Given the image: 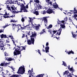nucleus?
<instances>
[{
	"label": "nucleus",
	"instance_id": "obj_12",
	"mask_svg": "<svg viewBox=\"0 0 77 77\" xmlns=\"http://www.w3.org/2000/svg\"><path fill=\"white\" fill-rule=\"evenodd\" d=\"M29 23H31V24H32V23L33 21V18L29 17Z\"/></svg>",
	"mask_w": 77,
	"mask_h": 77
},
{
	"label": "nucleus",
	"instance_id": "obj_6",
	"mask_svg": "<svg viewBox=\"0 0 77 77\" xmlns=\"http://www.w3.org/2000/svg\"><path fill=\"white\" fill-rule=\"evenodd\" d=\"M47 18H48V17H44L42 18H39L38 20H40L42 21L41 23H42V22L43 21V20H44L45 24V26H46L45 24H47Z\"/></svg>",
	"mask_w": 77,
	"mask_h": 77
},
{
	"label": "nucleus",
	"instance_id": "obj_52",
	"mask_svg": "<svg viewBox=\"0 0 77 77\" xmlns=\"http://www.w3.org/2000/svg\"><path fill=\"white\" fill-rule=\"evenodd\" d=\"M36 5H37L38 8H39V7H40V5H39V4H36Z\"/></svg>",
	"mask_w": 77,
	"mask_h": 77
},
{
	"label": "nucleus",
	"instance_id": "obj_15",
	"mask_svg": "<svg viewBox=\"0 0 77 77\" xmlns=\"http://www.w3.org/2000/svg\"><path fill=\"white\" fill-rule=\"evenodd\" d=\"M68 54H74V52L72 51H70L69 52H66Z\"/></svg>",
	"mask_w": 77,
	"mask_h": 77
},
{
	"label": "nucleus",
	"instance_id": "obj_60",
	"mask_svg": "<svg viewBox=\"0 0 77 77\" xmlns=\"http://www.w3.org/2000/svg\"><path fill=\"white\" fill-rule=\"evenodd\" d=\"M33 74V73H32V72H31V73H29V74H30V75H32Z\"/></svg>",
	"mask_w": 77,
	"mask_h": 77
},
{
	"label": "nucleus",
	"instance_id": "obj_29",
	"mask_svg": "<svg viewBox=\"0 0 77 77\" xmlns=\"http://www.w3.org/2000/svg\"><path fill=\"white\" fill-rule=\"evenodd\" d=\"M11 23H12V22H13V23H16V21H15V20H11Z\"/></svg>",
	"mask_w": 77,
	"mask_h": 77
},
{
	"label": "nucleus",
	"instance_id": "obj_39",
	"mask_svg": "<svg viewBox=\"0 0 77 77\" xmlns=\"http://www.w3.org/2000/svg\"><path fill=\"white\" fill-rule=\"evenodd\" d=\"M21 47H22V49L23 50H26V47H25V46H21Z\"/></svg>",
	"mask_w": 77,
	"mask_h": 77
},
{
	"label": "nucleus",
	"instance_id": "obj_40",
	"mask_svg": "<svg viewBox=\"0 0 77 77\" xmlns=\"http://www.w3.org/2000/svg\"><path fill=\"white\" fill-rule=\"evenodd\" d=\"M8 1L9 3H12V0H8Z\"/></svg>",
	"mask_w": 77,
	"mask_h": 77
},
{
	"label": "nucleus",
	"instance_id": "obj_37",
	"mask_svg": "<svg viewBox=\"0 0 77 77\" xmlns=\"http://www.w3.org/2000/svg\"><path fill=\"white\" fill-rule=\"evenodd\" d=\"M33 72V68H32V70H29V71H28V72H30V73H31V72Z\"/></svg>",
	"mask_w": 77,
	"mask_h": 77
},
{
	"label": "nucleus",
	"instance_id": "obj_33",
	"mask_svg": "<svg viewBox=\"0 0 77 77\" xmlns=\"http://www.w3.org/2000/svg\"><path fill=\"white\" fill-rule=\"evenodd\" d=\"M57 32V30L53 31V34H55L56 33V32Z\"/></svg>",
	"mask_w": 77,
	"mask_h": 77
},
{
	"label": "nucleus",
	"instance_id": "obj_3",
	"mask_svg": "<svg viewBox=\"0 0 77 77\" xmlns=\"http://www.w3.org/2000/svg\"><path fill=\"white\" fill-rule=\"evenodd\" d=\"M65 23L67 24H68V23H66L64 22L63 23V24H60V26L61 27H60V29L58 30V31H60L59 32V33H58L59 32H57L56 34V35H60V34H61V32H62V29H65V28L66 27V26H65Z\"/></svg>",
	"mask_w": 77,
	"mask_h": 77
},
{
	"label": "nucleus",
	"instance_id": "obj_45",
	"mask_svg": "<svg viewBox=\"0 0 77 77\" xmlns=\"http://www.w3.org/2000/svg\"><path fill=\"white\" fill-rule=\"evenodd\" d=\"M38 52L39 54H40V55H41V52H40V50H38Z\"/></svg>",
	"mask_w": 77,
	"mask_h": 77
},
{
	"label": "nucleus",
	"instance_id": "obj_51",
	"mask_svg": "<svg viewBox=\"0 0 77 77\" xmlns=\"http://www.w3.org/2000/svg\"><path fill=\"white\" fill-rule=\"evenodd\" d=\"M64 21H67V17H65V18L64 19Z\"/></svg>",
	"mask_w": 77,
	"mask_h": 77
},
{
	"label": "nucleus",
	"instance_id": "obj_16",
	"mask_svg": "<svg viewBox=\"0 0 77 77\" xmlns=\"http://www.w3.org/2000/svg\"><path fill=\"white\" fill-rule=\"evenodd\" d=\"M14 3H15V4H17L18 5H20V2H18V1H14Z\"/></svg>",
	"mask_w": 77,
	"mask_h": 77
},
{
	"label": "nucleus",
	"instance_id": "obj_64",
	"mask_svg": "<svg viewBox=\"0 0 77 77\" xmlns=\"http://www.w3.org/2000/svg\"><path fill=\"white\" fill-rule=\"evenodd\" d=\"M10 68H11V69H13V66H11V67H10Z\"/></svg>",
	"mask_w": 77,
	"mask_h": 77
},
{
	"label": "nucleus",
	"instance_id": "obj_17",
	"mask_svg": "<svg viewBox=\"0 0 77 77\" xmlns=\"http://www.w3.org/2000/svg\"><path fill=\"white\" fill-rule=\"evenodd\" d=\"M45 74H42L41 75H38L36 76V77H43V75Z\"/></svg>",
	"mask_w": 77,
	"mask_h": 77
},
{
	"label": "nucleus",
	"instance_id": "obj_31",
	"mask_svg": "<svg viewBox=\"0 0 77 77\" xmlns=\"http://www.w3.org/2000/svg\"><path fill=\"white\" fill-rule=\"evenodd\" d=\"M53 27V25H50L48 26V29H51V27Z\"/></svg>",
	"mask_w": 77,
	"mask_h": 77
},
{
	"label": "nucleus",
	"instance_id": "obj_23",
	"mask_svg": "<svg viewBox=\"0 0 77 77\" xmlns=\"http://www.w3.org/2000/svg\"><path fill=\"white\" fill-rule=\"evenodd\" d=\"M54 8H57V9H59V7H58V5H56L54 7Z\"/></svg>",
	"mask_w": 77,
	"mask_h": 77
},
{
	"label": "nucleus",
	"instance_id": "obj_20",
	"mask_svg": "<svg viewBox=\"0 0 77 77\" xmlns=\"http://www.w3.org/2000/svg\"><path fill=\"white\" fill-rule=\"evenodd\" d=\"M25 27H26V29H30V26L29 25H26Z\"/></svg>",
	"mask_w": 77,
	"mask_h": 77
},
{
	"label": "nucleus",
	"instance_id": "obj_53",
	"mask_svg": "<svg viewBox=\"0 0 77 77\" xmlns=\"http://www.w3.org/2000/svg\"><path fill=\"white\" fill-rule=\"evenodd\" d=\"M77 17V15L76 14H74V17Z\"/></svg>",
	"mask_w": 77,
	"mask_h": 77
},
{
	"label": "nucleus",
	"instance_id": "obj_1",
	"mask_svg": "<svg viewBox=\"0 0 77 77\" xmlns=\"http://www.w3.org/2000/svg\"><path fill=\"white\" fill-rule=\"evenodd\" d=\"M20 11H15V10H17V8L15 7L12 6L11 7V8L13 11V13L14 14H18V13H19V12H27L28 11L26 9V7L24 5V4H20Z\"/></svg>",
	"mask_w": 77,
	"mask_h": 77
},
{
	"label": "nucleus",
	"instance_id": "obj_26",
	"mask_svg": "<svg viewBox=\"0 0 77 77\" xmlns=\"http://www.w3.org/2000/svg\"><path fill=\"white\" fill-rule=\"evenodd\" d=\"M74 11H75L74 12V14H77V11L75 9V8H74Z\"/></svg>",
	"mask_w": 77,
	"mask_h": 77
},
{
	"label": "nucleus",
	"instance_id": "obj_49",
	"mask_svg": "<svg viewBox=\"0 0 77 77\" xmlns=\"http://www.w3.org/2000/svg\"><path fill=\"white\" fill-rule=\"evenodd\" d=\"M4 65V63H2L0 64V66H3Z\"/></svg>",
	"mask_w": 77,
	"mask_h": 77
},
{
	"label": "nucleus",
	"instance_id": "obj_58",
	"mask_svg": "<svg viewBox=\"0 0 77 77\" xmlns=\"http://www.w3.org/2000/svg\"><path fill=\"white\" fill-rule=\"evenodd\" d=\"M7 42H8V43H9V41H8V40H6V43H7Z\"/></svg>",
	"mask_w": 77,
	"mask_h": 77
},
{
	"label": "nucleus",
	"instance_id": "obj_63",
	"mask_svg": "<svg viewBox=\"0 0 77 77\" xmlns=\"http://www.w3.org/2000/svg\"><path fill=\"white\" fill-rule=\"evenodd\" d=\"M11 39H14V38H13V36L11 37Z\"/></svg>",
	"mask_w": 77,
	"mask_h": 77
},
{
	"label": "nucleus",
	"instance_id": "obj_42",
	"mask_svg": "<svg viewBox=\"0 0 77 77\" xmlns=\"http://www.w3.org/2000/svg\"><path fill=\"white\" fill-rule=\"evenodd\" d=\"M3 17H4L5 18H9V16H3Z\"/></svg>",
	"mask_w": 77,
	"mask_h": 77
},
{
	"label": "nucleus",
	"instance_id": "obj_43",
	"mask_svg": "<svg viewBox=\"0 0 77 77\" xmlns=\"http://www.w3.org/2000/svg\"><path fill=\"white\" fill-rule=\"evenodd\" d=\"M46 2H47L48 4H49V2H50V0H46Z\"/></svg>",
	"mask_w": 77,
	"mask_h": 77
},
{
	"label": "nucleus",
	"instance_id": "obj_21",
	"mask_svg": "<svg viewBox=\"0 0 77 77\" xmlns=\"http://www.w3.org/2000/svg\"><path fill=\"white\" fill-rule=\"evenodd\" d=\"M48 32H50V33L51 34V35H52L51 36V37H52V38H53V35H54V34L52 33V32H51V31H48Z\"/></svg>",
	"mask_w": 77,
	"mask_h": 77
},
{
	"label": "nucleus",
	"instance_id": "obj_57",
	"mask_svg": "<svg viewBox=\"0 0 77 77\" xmlns=\"http://www.w3.org/2000/svg\"><path fill=\"white\" fill-rule=\"evenodd\" d=\"M23 36L22 37V38H23L24 37V36H25V35L24 34H23Z\"/></svg>",
	"mask_w": 77,
	"mask_h": 77
},
{
	"label": "nucleus",
	"instance_id": "obj_35",
	"mask_svg": "<svg viewBox=\"0 0 77 77\" xmlns=\"http://www.w3.org/2000/svg\"><path fill=\"white\" fill-rule=\"evenodd\" d=\"M57 5V4L56 3V2H55L54 3H53V4H52V6H54H54H56V5Z\"/></svg>",
	"mask_w": 77,
	"mask_h": 77
},
{
	"label": "nucleus",
	"instance_id": "obj_56",
	"mask_svg": "<svg viewBox=\"0 0 77 77\" xmlns=\"http://www.w3.org/2000/svg\"><path fill=\"white\" fill-rule=\"evenodd\" d=\"M2 42H3L1 39H0V44H2Z\"/></svg>",
	"mask_w": 77,
	"mask_h": 77
},
{
	"label": "nucleus",
	"instance_id": "obj_50",
	"mask_svg": "<svg viewBox=\"0 0 77 77\" xmlns=\"http://www.w3.org/2000/svg\"><path fill=\"white\" fill-rule=\"evenodd\" d=\"M8 25H6V26H3V28H6L7 27H8Z\"/></svg>",
	"mask_w": 77,
	"mask_h": 77
},
{
	"label": "nucleus",
	"instance_id": "obj_34",
	"mask_svg": "<svg viewBox=\"0 0 77 77\" xmlns=\"http://www.w3.org/2000/svg\"><path fill=\"white\" fill-rule=\"evenodd\" d=\"M35 2L36 3V4H38L39 5V1L38 0H35Z\"/></svg>",
	"mask_w": 77,
	"mask_h": 77
},
{
	"label": "nucleus",
	"instance_id": "obj_32",
	"mask_svg": "<svg viewBox=\"0 0 77 77\" xmlns=\"http://www.w3.org/2000/svg\"><path fill=\"white\" fill-rule=\"evenodd\" d=\"M67 77H72V75L71 74H69V75H67Z\"/></svg>",
	"mask_w": 77,
	"mask_h": 77
},
{
	"label": "nucleus",
	"instance_id": "obj_41",
	"mask_svg": "<svg viewBox=\"0 0 77 77\" xmlns=\"http://www.w3.org/2000/svg\"><path fill=\"white\" fill-rule=\"evenodd\" d=\"M3 31H4V30L3 29H0V33H2V32H3Z\"/></svg>",
	"mask_w": 77,
	"mask_h": 77
},
{
	"label": "nucleus",
	"instance_id": "obj_47",
	"mask_svg": "<svg viewBox=\"0 0 77 77\" xmlns=\"http://www.w3.org/2000/svg\"><path fill=\"white\" fill-rule=\"evenodd\" d=\"M52 2H51L50 1V2H49V4L50 5H52V6L53 5V4H52Z\"/></svg>",
	"mask_w": 77,
	"mask_h": 77
},
{
	"label": "nucleus",
	"instance_id": "obj_22",
	"mask_svg": "<svg viewBox=\"0 0 77 77\" xmlns=\"http://www.w3.org/2000/svg\"><path fill=\"white\" fill-rule=\"evenodd\" d=\"M8 61H11V60H14V59H12V58H9L7 59Z\"/></svg>",
	"mask_w": 77,
	"mask_h": 77
},
{
	"label": "nucleus",
	"instance_id": "obj_7",
	"mask_svg": "<svg viewBox=\"0 0 77 77\" xmlns=\"http://www.w3.org/2000/svg\"><path fill=\"white\" fill-rule=\"evenodd\" d=\"M12 24H13V30H14V29H15L16 27H17V26L18 29H19V27H21V29H23V28L21 26V25H17L15 23L13 24L12 23Z\"/></svg>",
	"mask_w": 77,
	"mask_h": 77
},
{
	"label": "nucleus",
	"instance_id": "obj_61",
	"mask_svg": "<svg viewBox=\"0 0 77 77\" xmlns=\"http://www.w3.org/2000/svg\"><path fill=\"white\" fill-rule=\"evenodd\" d=\"M56 38L57 39H58L59 38H60V37H58V38L56 36Z\"/></svg>",
	"mask_w": 77,
	"mask_h": 77
},
{
	"label": "nucleus",
	"instance_id": "obj_55",
	"mask_svg": "<svg viewBox=\"0 0 77 77\" xmlns=\"http://www.w3.org/2000/svg\"><path fill=\"white\" fill-rule=\"evenodd\" d=\"M0 73H2L1 74H3L4 72L2 71H1L0 72Z\"/></svg>",
	"mask_w": 77,
	"mask_h": 77
},
{
	"label": "nucleus",
	"instance_id": "obj_18",
	"mask_svg": "<svg viewBox=\"0 0 77 77\" xmlns=\"http://www.w3.org/2000/svg\"><path fill=\"white\" fill-rule=\"evenodd\" d=\"M19 77V75H12L10 77Z\"/></svg>",
	"mask_w": 77,
	"mask_h": 77
},
{
	"label": "nucleus",
	"instance_id": "obj_27",
	"mask_svg": "<svg viewBox=\"0 0 77 77\" xmlns=\"http://www.w3.org/2000/svg\"><path fill=\"white\" fill-rule=\"evenodd\" d=\"M36 36V33H34L32 34V36H31V37H34V36Z\"/></svg>",
	"mask_w": 77,
	"mask_h": 77
},
{
	"label": "nucleus",
	"instance_id": "obj_38",
	"mask_svg": "<svg viewBox=\"0 0 77 77\" xmlns=\"http://www.w3.org/2000/svg\"><path fill=\"white\" fill-rule=\"evenodd\" d=\"M3 15H4L5 16H6L7 15H8V14L7 13V12L6 11L5 12V14H3Z\"/></svg>",
	"mask_w": 77,
	"mask_h": 77
},
{
	"label": "nucleus",
	"instance_id": "obj_19",
	"mask_svg": "<svg viewBox=\"0 0 77 77\" xmlns=\"http://www.w3.org/2000/svg\"><path fill=\"white\" fill-rule=\"evenodd\" d=\"M61 23H65V21H64V20H62L60 22H57V23L58 24H61Z\"/></svg>",
	"mask_w": 77,
	"mask_h": 77
},
{
	"label": "nucleus",
	"instance_id": "obj_14",
	"mask_svg": "<svg viewBox=\"0 0 77 77\" xmlns=\"http://www.w3.org/2000/svg\"><path fill=\"white\" fill-rule=\"evenodd\" d=\"M39 27H40V24H38V26H36L35 27V29L36 30H38V29H39Z\"/></svg>",
	"mask_w": 77,
	"mask_h": 77
},
{
	"label": "nucleus",
	"instance_id": "obj_13",
	"mask_svg": "<svg viewBox=\"0 0 77 77\" xmlns=\"http://www.w3.org/2000/svg\"><path fill=\"white\" fill-rule=\"evenodd\" d=\"M69 73V71L68 70L66 71L65 72H63V75H67V74Z\"/></svg>",
	"mask_w": 77,
	"mask_h": 77
},
{
	"label": "nucleus",
	"instance_id": "obj_4",
	"mask_svg": "<svg viewBox=\"0 0 77 77\" xmlns=\"http://www.w3.org/2000/svg\"><path fill=\"white\" fill-rule=\"evenodd\" d=\"M25 72V68L24 67V66L22 67L21 66L19 67L17 73V74H24Z\"/></svg>",
	"mask_w": 77,
	"mask_h": 77
},
{
	"label": "nucleus",
	"instance_id": "obj_11",
	"mask_svg": "<svg viewBox=\"0 0 77 77\" xmlns=\"http://www.w3.org/2000/svg\"><path fill=\"white\" fill-rule=\"evenodd\" d=\"M50 49L49 47L47 46L45 47V51L46 53H48L49 52V49Z\"/></svg>",
	"mask_w": 77,
	"mask_h": 77
},
{
	"label": "nucleus",
	"instance_id": "obj_62",
	"mask_svg": "<svg viewBox=\"0 0 77 77\" xmlns=\"http://www.w3.org/2000/svg\"><path fill=\"white\" fill-rule=\"evenodd\" d=\"M15 68H13V71H15Z\"/></svg>",
	"mask_w": 77,
	"mask_h": 77
},
{
	"label": "nucleus",
	"instance_id": "obj_10",
	"mask_svg": "<svg viewBox=\"0 0 77 77\" xmlns=\"http://www.w3.org/2000/svg\"><path fill=\"white\" fill-rule=\"evenodd\" d=\"M1 38H8V37H7V36H6V35H4L3 34H2L1 35Z\"/></svg>",
	"mask_w": 77,
	"mask_h": 77
},
{
	"label": "nucleus",
	"instance_id": "obj_46",
	"mask_svg": "<svg viewBox=\"0 0 77 77\" xmlns=\"http://www.w3.org/2000/svg\"><path fill=\"white\" fill-rule=\"evenodd\" d=\"M72 35H73V38H75V34H73V33H72Z\"/></svg>",
	"mask_w": 77,
	"mask_h": 77
},
{
	"label": "nucleus",
	"instance_id": "obj_59",
	"mask_svg": "<svg viewBox=\"0 0 77 77\" xmlns=\"http://www.w3.org/2000/svg\"><path fill=\"white\" fill-rule=\"evenodd\" d=\"M42 32L44 33V32H45V31L44 30V29H43L42 30Z\"/></svg>",
	"mask_w": 77,
	"mask_h": 77
},
{
	"label": "nucleus",
	"instance_id": "obj_9",
	"mask_svg": "<svg viewBox=\"0 0 77 77\" xmlns=\"http://www.w3.org/2000/svg\"><path fill=\"white\" fill-rule=\"evenodd\" d=\"M70 68V66L69 65V66L68 67V69H69V71H71L72 73L73 72L75 71V70H74L72 69V67L71 68Z\"/></svg>",
	"mask_w": 77,
	"mask_h": 77
},
{
	"label": "nucleus",
	"instance_id": "obj_8",
	"mask_svg": "<svg viewBox=\"0 0 77 77\" xmlns=\"http://www.w3.org/2000/svg\"><path fill=\"white\" fill-rule=\"evenodd\" d=\"M53 12L54 14V11H53V10L52 9H49L46 11V13L47 14H51Z\"/></svg>",
	"mask_w": 77,
	"mask_h": 77
},
{
	"label": "nucleus",
	"instance_id": "obj_24",
	"mask_svg": "<svg viewBox=\"0 0 77 77\" xmlns=\"http://www.w3.org/2000/svg\"><path fill=\"white\" fill-rule=\"evenodd\" d=\"M63 63L62 64V65H64L65 66H66V64L65 63V62L64 61H63Z\"/></svg>",
	"mask_w": 77,
	"mask_h": 77
},
{
	"label": "nucleus",
	"instance_id": "obj_36",
	"mask_svg": "<svg viewBox=\"0 0 77 77\" xmlns=\"http://www.w3.org/2000/svg\"><path fill=\"white\" fill-rule=\"evenodd\" d=\"M7 9H8V10H9L10 11H11V8L9 7H8L7 8Z\"/></svg>",
	"mask_w": 77,
	"mask_h": 77
},
{
	"label": "nucleus",
	"instance_id": "obj_48",
	"mask_svg": "<svg viewBox=\"0 0 77 77\" xmlns=\"http://www.w3.org/2000/svg\"><path fill=\"white\" fill-rule=\"evenodd\" d=\"M28 5H29V3L27 5H26V9H28L29 7H28Z\"/></svg>",
	"mask_w": 77,
	"mask_h": 77
},
{
	"label": "nucleus",
	"instance_id": "obj_44",
	"mask_svg": "<svg viewBox=\"0 0 77 77\" xmlns=\"http://www.w3.org/2000/svg\"><path fill=\"white\" fill-rule=\"evenodd\" d=\"M21 21L22 22H24V19L23 18V17L22 18Z\"/></svg>",
	"mask_w": 77,
	"mask_h": 77
},
{
	"label": "nucleus",
	"instance_id": "obj_5",
	"mask_svg": "<svg viewBox=\"0 0 77 77\" xmlns=\"http://www.w3.org/2000/svg\"><path fill=\"white\" fill-rule=\"evenodd\" d=\"M27 41V44L28 45H31L32 43V44H34V42H35V39H34V38H31L30 40H29L27 38H26V39L25 40V42Z\"/></svg>",
	"mask_w": 77,
	"mask_h": 77
},
{
	"label": "nucleus",
	"instance_id": "obj_30",
	"mask_svg": "<svg viewBox=\"0 0 77 77\" xmlns=\"http://www.w3.org/2000/svg\"><path fill=\"white\" fill-rule=\"evenodd\" d=\"M6 72L7 74V75H11V74H10L9 71H8V70H7Z\"/></svg>",
	"mask_w": 77,
	"mask_h": 77
},
{
	"label": "nucleus",
	"instance_id": "obj_2",
	"mask_svg": "<svg viewBox=\"0 0 77 77\" xmlns=\"http://www.w3.org/2000/svg\"><path fill=\"white\" fill-rule=\"evenodd\" d=\"M17 48H16L14 51V56H17V55H18L20 54H21V51H23V49H22L20 51H19V50H21L20 49V47H18V46H17Z\"/></svg>",
	"mask_w": 77,
	"mask_h": 77
},
{
	"label": "nucleus",
	"instance_id": "obj_25",
	"mask_svg": "<svg viewBox=\"0 0 77 77\" xmlns=\"http://www.w3.org/2000/svg\"><path fill=\"white\" fill-rule=\"evenodd\" d=\"M41 12L42 14H46V11L45 10L41 11Z\"/></svg>",
	"mask_w": 77,
	"mask_h": 77
},
{
	"label": "nucleus",
	"instance_id": "obj_28",
	"mask_svg": "<svg viewBox=\"0 0 77 77\" xmlns=\"http://www.w3.org/2000/svg\"><path fill=\"white\" fill-rule=\"evenodd\" d=\"M35 14L36 15H39V13H38V11H35L34 12Z\"/></svg>",
	"mask_w": 77,
	"mask_h": 77
},
{
	"label": "nucleus",
	"instance_id": "obj_54",
	"mask_svg": "<svg viewBox=\"0 0 77 77\" xmlns=\"http://www.w3.org/2000/svg\"><path fill=\"white\" fill-rule=\"evenodd\" d=\"M46 46H48V42H47L46 44Z\"/></svg>",
	"mask_w": 77,
	"mask_h": 77
}]
</instances>
